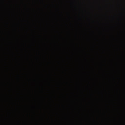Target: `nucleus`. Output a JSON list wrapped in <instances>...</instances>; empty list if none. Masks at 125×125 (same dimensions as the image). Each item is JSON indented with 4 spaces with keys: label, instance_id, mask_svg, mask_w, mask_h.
I'll return each instance as SVG.
<instances>
[{
    "label": "nucleus",
    "instance_id": "obj_4",
    "mask_svg": "<svg viewBox=\"0 0 125 125\" xmlns=\"http://www.w3.org/2000/svg\"><path fill=\"white\" fill-rule=\"evenodd\" d=\"M6 66H7V61H6Z\"/></svg>",
    "mask_w": 125,
    "mask_h": 125
},
{
    "label": "nucleus",
    "instance_id": "obj_3",
    "mask_svg": "<svg viewBox=\"0 0 125 125\" xmlns=\"http://www.w3.org/2000/svg\"><path fill=\"white\" fill-rule=\"evenodd\" d=\"M6 79H8V75H6Z\"/></svg>",
    "mask_w": 125,
    "mask_h": 125
},
{
    "label": "nucleus",
    "instance_id": "obj_1",
    "mask_svg": "<svg viewBox=\"0 0 125 125\" xmlns=\"http://www.w3.org/2000/svg\"><path fill=\"white\" fill-rule=\"evenodd\" d=\"M6 101H7V99L8 98V96L7 95H6Z\"/></svg>",
    "mask_w": 125,
    "mask_h": 125
},
{
    "label": "nucleus",
    "instance_id": "obj_2",
    "mask_svg": "<svg viewBox=\"0 0 125 125\" xmlns=\"http://www.w3.org/2000/svg\"><path fill=\"white\" fill-rule=\"evenodd\" d=\"M6 27V28H7V27H8V23H7Z\"/></svg>",
    "mask_w": 125,
    "mask_h": 125
},
{
    "label": "nucleus",
    "instance_id": "obj_5",
    "mask_svg": "<svg viewBox=\"0 0 125 125\" xmlns=\"http://www.w3.org/2000/svg\"><path fill=\"white\" fill-rule=\"evenodd\" d=\"M6 121H7V119H6Z\"/></svg>",
    "mask_w": 125,
    "mask_h": 125
}]
</instances>
